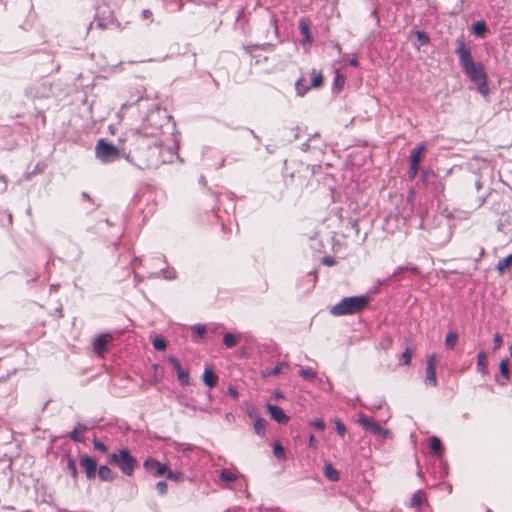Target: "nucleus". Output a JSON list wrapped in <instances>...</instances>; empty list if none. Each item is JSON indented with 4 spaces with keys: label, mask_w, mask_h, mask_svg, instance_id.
I'll list each match as a JSON object with an SVG mask.
<instances>
[{
    "label": "nucleus",
    "mask_w": 512,
    "mask_h": 512,
    "mask_svg": "<svg viewBox=\"0 0 512 512\" xmlns=\"http://www.w3.org/2000/svg\"><path fill=\"white\" fill-rule=\"evenodd\" d=\"M171 116L158 104H153L148 110L138 132L146 137H155L162 132L164 126L168 125Z\"/></svg>",
    "instance_id": "obj_1"
},
{
    "label": "nucleus",
    "mask_w": 512,
    "mask_h": 512,
    "mask_svg": "<svg viewBox=\"0 0 512 512\" xmlns=\"http://www.w3.org/2000/svg\"><path fill=\"white\" fill-rule=\"evenodd\" d=\"M369 304L366 295L345 297L330 309L334 316L352 315L363 311Z\"/></svg>",
    "instance_id": "obj_2"
},
{
    "label": "nucleus",
    "mask_w": 512,
    "mask_h": 512,
    "mask_svg": "<svg viewBox=\"0 0 512 512\" xmlns=\"http://www.w3.org/2000/svg\"><path fill=\"white\" fill-rule=\"evenodd\" d=\"M108 463L118 467L128 477L134 474L135 468L138 465L136 458L130 453L128 448H122L110 454Z\"/></svg>",
    "instance_id": "obj_3"
},
{
    "label": "nucleus",
    "mask_w": 512,
    "mask_h": 512,
    "mask_svg": "<svg viewBox=\"0 0 512 512\" xmlns=\"http://www.w3.org/2000/svg\"><path fill=\"white\" fill-rule=\"evenodd\" d=\"M469 79L477 85L479 93L487 96L489 93L487 73L482 63L476 62L463 69Z\"/></svg>",
    "instance_id": "obj_4"
},
{
    "label": "nucleus",
    "mask_w": 512,
    "mask_h": 512,
    "mask_svg": "<svg viewBox=\"0 0 512 512\" xmlns=\"http://www.w3.org/2000/svg\"><path fill=\"white\" fill-rule=\"evenodd\" d=\"M95 154L102 163H111L120 158V150L113 144L104 139L97 141Z\"/></svg>",
    "instance_id": "obj_5"
},
{
    "label": "nucleus",
    "mask_w": 512,
    "mask_h": 512,
    "mask_svg": "<svg viewBox=\"0 0 512 512\" xmlns=\"http://www.w3.org/2000/svg\"><path fill=\"white\" fill-rule=\"evenodd\" d=\"M358 423L369 433L383 439H386L391 435L388 429L383 428L378 422L374 421L363 413L358 415Z\"/></svg>",
    "instance_id": "obj_6"
},
{
    "label": "nucleus",
    "mask_w": 512,
    "mask_h": 512,
    "mask_svg": "<svg viewBox=\"0 0 512 512\" xmlns=\"http://www.w3.org/2000/svg\"><path fill=\"white\" fill-rule=\"evenodd\" d=\"M426 150V147L423 143L415 146L409 156L410 166L407 172L408 178L410 180L415 179L419 172V166L421 162V154Z\"/></svg>",
    "instance_id": "obj_7"
},
{
    "label": "nucleus",
    "mask_w": 512,
    "mask_h": 512,
    "mask_svg": "<svg viewBox=\"0 0 512 512\" xmlns=\"http://www.w3.org/2000/svg\"><path fill=\"white\" fill-rule=\"evenodd\" d=\"M455 53L458 56L459 64L462 69L475 63L472 58L471 48L465 43L463 39L457 40Z\"/></svg>",
    "instance_id": "obj_8"
},
{
    "label": "nucleus",
    "mask_w": 512,
    "mask_h": 512,
    "mask_svg": "<svg viewBox=\"0 0 512 512\" xmlns=\"http://www.w3.org/2000/svg\"><path fill=\"white\" fill-rule=\"evenodd\" d=\"M144 469L152 474L154 477H160L167 472L166 464L160 463L158 460L148 457L143 463Z\"/></svg>",
    "instance_id": "obj_9"
},
{
    "label": "nucleus",
    "mask_w": 512,
    "mask_h": 512,
    "mask_svg": "<svg viewBox=\"0 0 512 512\" xmlns=\"http://www.w3.org/2000/svg\"><path fill=\"white\" fill-rule=\"evenodd\" d=\"M80 466L85 470L88 479H94L96 476L97 462L94 458L88 455H82L79 460Z\"/></svg>",
    "instance_id": "obj_10"
},
{
    "label": "nucleus",
    "mask_w": 512,
    "mask_h": 512,
    "mask_svg": "<svg viewBox=\"0 0 512 512\" xmlns=\"http://www.w3.org/2000/svg\"><path fill=\"white\" fill-rule=\"evenodd\" d=\"M108 335H99L97 336L93 343V351L98 356H103L106 352H108Z\"/></svg>",
    "instance_id": "obj_11"
},
{
    "label": "nucleus",
    "mask_w": 512,
    "mask_h": 512,
    "mask_svg": "<svg viewBox=\"0 0 512 512\" xmlns=\"http://www.w3.org/2000/svg\"><path fill=\"white\" fill-rule=\"evenodd\" d=\"M267 409L271 417L280 424H286L289 421V417L284 411L277 405L267 404Z\"/></svg>",
    "instance_id": "obj_12"
},
{
    "label": "nucleus",
    "mask_w": 512,
    "mask_h": 512,
    "mask_svg": "<svg viewBox=\"0 0 512 512\" xmlns=\"http://www.w3.org/2000/svg\"><path fill=\"white\" fill-rule=\"evenodd\" d=\"M288 368H289V365L286 362H279L272 369L267 368V369L262 370V376L264 378H267V377L276 376L281 373H286Z\"/></svg>",
    "instance_id": "obj_13"
},
{
    "label": "nucleus",
    "mask_w": 512,
    "mask_h": 512,
    "mask_svg": "<svg viewBox=\"0 0 512 512\" xmlns=\"http://www.w3.org/2000/svg\"><path fill=\"white\" fill-rule=\"evenodd\" d=\"M98 476L102 481L112 482L117 478V473L110 469L107 465H101L98 468Z\"/></svg>",
    "instance_id": "obj_14"
},
{
    "label": "nucleus",
    "mask_w": 512,
    "mask_h": 512,
    "mask_svg": "<svg viewBox=\"0 0 512 512\" xmlns=\"http://www.w3.org/2000/svg\"><path fill=\"white\" fill-rule=\"evenodd\" d=\"M202 380L209 388H213L218 383V376L210 367H206L202 375Z\"/></svg>",
    "instance_id": "obj_15"
},
{
    "label": "nucleus",
    "mask_w": 512,
    "mask_h": 512,
    "mask_svg": "<svg viewBox=\"0 0 512 512\" xmlns=\"http://www.w3.org/2000/svg\"><path fill=\"white\" fill-rule=\"evenodd\" d=\"M160 157L162 163H172L175 158H178L177 150L175 147L160 149Z\"/></svg>",
    "instance_id": "obj_16"
},
{
    "label": "nucleus",
    "mask_w": 512,
    "mask_h": 512,
    "mask_svg": "<svg viewBox=\"0 0 512 512\" xmlns=\"http://www.w3.org/2000/svg\"><path fill=\"white\" fill-rule=\"evenodd\" d=\"M151 278H158L162 277L166 280H174L177 277L176 271L174 268L166 267L163 269H160L158 272L151 273L149 275Z\"/></svg>",
    "instance_id": "obj_17"
},
{
    "label": "nucleus",
    "mask_w": 512,
    "mask_h": 512,
    "mask_svg": "<svg viewBox=\"0 0 512 512\" xmlns=\"http://www.w3.org/2000/svg\"><path fill=\"white\" fill-rule=\"evenodd\" d=\"M424 383L431 387L437 386L436 367L426 366Z\"/></svg>",
    "instance_id": "obj_18"
},
{
    "label": "nucleus",
    "mask_w": 512,
    "mask_h": 512,
    "mask_svg": "<svg viewBox=\"0 0 512 512\" xmlns=\"http://www.w3.org/2000/svg\"><path fill=\"white\" fill-rule=\"evenodd\" d=\"M477 371L484 375L488 373L487 354L483 350L477 354Z\"/></svg>",
    "instance_id": "obj_19"
},
{
    "label": "nucleus",
    "mask_w": 512,
    "mask_h": 512,
    "mask_svg": "<svg viewBox=\"0 0 512 512\" xmlns=\"http://www.w3.org/2000/svg\"><path fill=\"white\" fill-rule=\"evenodd\" d=\"M266 425H267V421L263 417H261V416L255 417L253 428H254L255 433L258 436L264 437L266 435Z\"/></svg>",
    "instance_id": "obj_20"
},
{
    "label": "nucleus",
    "mask_w": 512,
    "mask_h": 512,
    "mask_svg": "<svg viewBox=\"0 0 512 512\" xmlns=\"http://www.w3.org/2000/svg\"><path fill=\"white\" fill-rule=\"evenodd\" d=\"M85 430H86L85 425H83L81 423H77L74 426V429L69 433L70 439H72L75 442H79V443L84 442V437L82 436V432Z\"/></svg>",
    "instance_id": "obj_21"
},
{
    "label": "nucleus",
    "mask_w": 512,
    "mask_h": 512,
    "mask_svg": "<svg viewBox=\"0 0 512 512\" xmlns=\"http://www.w3.org/2000/svg\"><path fill=\"white\" fill-rule=\"evenodd\" d=\"M63 459L66 460V470L69 472V474L74 480H77L78 470L75 460L71 455H65Z\"/></svg>",
    "instance_id": "obj_22"
},
{
    "label": "nucleus",
    "mask_w": 512,
    "mask_h": 512,
    "mask_svg": "<svg viewBox=\"0 0 512 512\" xmlns=\"http://www.w3.org/2000/svg\"><path fill=\"white\" fill-rule=\"evenodd\" d=\"M420 180L426 184L429 185L432 180L433 183L437 180V174L430 168H424L421 171Z\"/></svg>",
    "instance_id": "obj_23"
},
{
    "label": "nucleus",
    "mask_w": 512,
    "mask_h": 512,
    "mask_svg": "<svg viewBox=\"0 0 512 512\" xmlns=\"http://www.w3.org/2000/svg\"><path fill=\"white\" fill-rule=\"evenodd\" d=\"M404 271H411L413 273H417L418 267L417 266H399L396 268V270L393 272V274L391 276H389L386 280H383V282H380V284H384L386 282L391 281L398 275L402 274Z\"/></svg>",
    "instance_id": "obj_24"
},
{
    "label": "nucleus",
    "mask_w": 512,
    "mask_h": 512,
    "mask_svg": "<svg viewBox=\"0 0 512 512\" xmlns=\"http://www.w3.org/2000/svg\"><path fill=\"white\" fill-rule=\"evenodd\" d=\"M429 447L432 454L440 456L443 451L442 443L436 436H432L429 441Z\"/></svg>",
    "instance_id": "obj_25"
},
{
    "label": "nucleus",
    "mask_w": 512,
    "mask_h": 512,
    "mask_svg": "<svg viewBox=\"0 0 512 512\" xmlns=\"http://www.w3.org/2000/svg\"><path fill=\"white\" fill-rule=\"evenodd\" d=\"M324 475L330 481L336 482L339 480L338 471L332 466V464H325L323 469Z\"/></svg>",
    "instance_id": "obj_26"
},
{
    "label": "nucleus",
    "mask_w": 512,
    "mask_h": 512,
    "mask_svg": "<svg viewBox=\"0 0 512 512\" xmlns=\"http://www.w3.org/2000/svg\"><path fill=\"white\" fill-rule=\"evenodd\" d=\"M299 29L304 41L311 43L312 37L310 35V28L308 22L305 21L304 19H301L299 22Z\"/></svg>",
    "instance_id": "obj_27"
},
{
    "label": "nucleus",
    "mask_w": 512,
    "mask_h": 512,
    "mask_svg": "<svg viewBox=\"0 0 512 512\" xmlns=\"http://www.w3.org/2000/svg\"><path fill=\"white\" fill-rule=\"evenodd\" d=\"M237 478V473H234L227 469H222L219 473V479L227 483H233L237 480Z\"/></svg>",
    "instance_id": "obj_28"
},
{
    "label": "nucleus",
    "mask_w": 512,
    "mask_h": 512,
    "mask_svg": "<svg viewBox=\"0 0 512 512\" xmlns=\"http://www.w3.org/2000/svg\"><path fill=\"white\" fill-rule=\"evenodd\" d=\"M458 340V335L454 331H450L445 338V346L447 349L453 350Z\"/></svg>",
    "instance_id": "obj_29"
},
{
    "label": "nucleus",
    "mask_w": 512,
    "mask_h": 512,
    "mask_svg": "<svg viewBox=\"0 0 512 512\" xmlns=\"http://www.w3.org/2000/svg\"><path fill=\"white\" fill-rule=\"evenodd\" d=\"M472 31L477 36H484L487 31L486 23L482 20L475 22L472 26Z\"/></svg>",
    "instance_id": "obj_30"
},
{
    "label": "nucleus",
    "mask_w": 512,
    "mask_h": 512,
    "mask_svg": "<svg viewBox=\"0 0 512 512\" xmlns=\"http://www.w3.org/2000/svg\"><path fill=\"white\" fill-rule=\"evenodd\" d=\"M299 376L305 380L312 381L317 377L316 371L311 368H302L298 371Z\"/></svg>",
    "instance_id": "obj_31"
},
{
    "label": "nucleus",
    "mask_w": 512,
    "mask_h": 512,
    "mask_svg": "<svg viewBox=\"0 0 512 512\" xmlns=\"http://www.w3.org/2000/svg\"><path fill=\"white\" fill-rule=\"evenodd\" d=\"M499 369H500V373L502 375V377L508 381L510 379V371H509V359H503L501 362H500V365H499Z\"/></svg>",
    "instance_id": "obj_32"
},
{
    "label": "nucleus",
    "mask_w": 512,
    "mask_h": 512,
    "mask_svg": "<svg viewBox=\"0 0 512 512\" xmlns=\"http://www.w3.org/2000/svg\"><path fill=\"white\" fill-rule=\"evenodd\" d=\"M273 454L279 460H286V453L284 447L280 442H276L273 446Z\"/></svg>",
    "instance_id": "obj_33"
},
{
    "label": "nucleus",
    "mask_w": 512,
    "mask_h": 512,
    "mask_svg": "<svg viewBox=\"0 0 512 512\" xmlns=\"http://www.w3.org/2000/svg\"><path fill=\"white\" fill-rule=\"evenodd\" d=\"M223 343L227 348H233L237 345L238 339L231 333H226L223 336Z\"/></svg>",
    "instance_id": "obj_34"
},
{
    "label": "nucleus",
    "mask_w": 512,
    "mask_h": 512,
    "mask_svg": "<svg viewBox=\"0 0 512 512\" xmlns=\"http://www.w3.org/2000/svg\"><path fill=\"white\" fill-rule=\"evenodd\" d=\"M412 350L407 347L405 351L400 356V363L405 366H410L412 360Z\"/></svg>",
    "instance_id": "obj_35"
},
{
    "label": "nucleus",
    "mask_w": 512,
    "mask_h": 512,
    "mask_svg": "<svg viewBox=\"0 0 512 512\" xmlns=\"http://www.w3.org/2000/svg\"><path fill=\"white\" fill-rule=\"evenodd\" d=\"M428 186L431 187L432 191L435 194H441V193H443V191L445 189V185H444L443 181L438 176H437L436 182L433 183V181H432Z\"/></svg>",
    "instance_id": "obj_36"
},
{
    "label": "nucleus",
    "mask_w": 512,
    "mask_h": 512,
    "mask_svg": "<svg viewBox=\"0 0 512 512\" xmlns=\"http://www.w3.org/2000/svg\"><path fill=\"white\" fill-rule=\"evenodd\" d=\"M143 100H144L143 94L141 93V91H138L137 92V96L136 97L131 96L130 99L127 102L122 104L121 109L123 110L124 108L132 106L134 104H137V103H139V102H141Z\"/></svg>",
    "instance_id": "obj_37"
},
{
    "label": "nucleus",
    "mask_w": 512,
    "mask_h": 512,
    "mask_svg": "<svg viewBox=\"0 0 512 512\" xmlns=\"http://www.w3.org/2000/svg\"><path fill=\"white\" fill-rule=\"evenodd\" d=\"M511 265H512V254L501 259L497 264V269L500 272H503L505 269L509 268Z\"/></svg>",
    "instance_id": "obj_38"
},
{
    "label": "nucleus",
    "mask_w": 512,
    "mask_h": 512,
    "mask_svg": "<svg viewBox=\"0 0 512 512\" xmlns=\"http://www.w3.org/2000/svg\"><path fill=\"white\" fill-rule=\"evenodd\" d=\"M344 84H345V76L337 73L333 80V88L337 91H340L341 89H343Z\"/></svg>",
    "instance_id": "obj_39"
},
{
    "label": "nucleus",
    "mask_w": 512,
    "mask_h": 512,
    "mask_svg": "<svg viewBox=\"0 0 512 512\" xmlns=\"http://www.w3.org/2000/svg\"><path fill=\"white\" fill-rule=\"evenodd\" d=\"M177 378L182 386L189 385L190 377L188 370L183 369L182 371H179V373H177Z\"/></svg>",
    "instance_id": "obj_40"
},
{
    "label": "nucleus",
    "mask_w": 512,
    "mask_h": 512,
    "mask_svg": "<svg viewBox=\"0 0 512 512\" xmlns=\"http://www.w3.org/2000/svg\"><path fill=\"white\" fill-rule=\"evenodd\" d=\"M165 474L167 475L168 479L175 482L182 481L184 479L183 473L178 471H172L167 469V472Z\"/></svg>",
    "instance_id": "obj_41"
},
{
    "label": "nucleus",
    "mask_w": 512,
    "mask_h": 512,
    "mask_svg": "<svg viewBox=\"0 0 512 512\" xmlns=\"http://www.w3.org/2000/svg\"><path fill=\"white\" fill-rule=\"evenodd\" d=\"M410 502H411L410 504L412 507H419L422 504L421 492L420 491L415 492L412 495Z\"/></svg>",
    "instance_id": "obj_42"
},
{
    "label": "nucleus",
    "mask_w": 512,
    "mask_h": 512,
    "mask_svg": "<svg viewBox=\"0 0 512 512\" xmlns=\"http://www.w3.org/2000/svg\"><path fill=\"white\" fill-rule=\"evenodd\" d=\"M92 443H93V447L95 450L102 452V453L107 452V450H108L107 446L103 442L98 440L97 438H94Z\"/></svg>",
    "instance_id": "obj_43"
},
{
    "label": "nucleus",
    "mask_w": 512,
    "mask_h": 512,
    "mask_svg": "<svg viewBox=\"0 0 512 512\" xmlns=\"http://www.w3.org/2000/svg\"><path fill=\"white\" fill-rule=\"evenodd\" d=\"M417 40L421 45H427L430 42L428 35L423 31H417Z\"/></svg>",
    "instance_id": "obj_44"
},
{
    "label": "nucleus",
    "mask_w": 512,
    "mask_h": 512,
    "mask_svg": "<svg viewBox=\"0 0 512 512\" xmlns=\"http://www.w3.org/2000/svg\"><path fill=\"white\" fill-rule=\"evenodd\" d=\"M153 347L155 350L157 351H163L165 350L166 348V342L164 339L162 338H156L154 341H153Z\"/></svg>",
    "instance_id": "obj_45"
},
{
    "label": "nucleus",
    "mask_w": 512,
    "mask_h": 512,
    "mask_svg": "<svg viewBox=\"0 0 512 512\" xmlns=\"http://www.w3.org/2000/svg\"><path fill=\"white\" fill-rule=\"evenodd\" d=\"M310 425L315 427L319 431H323L326 427L325 422L319 418H315L312 421H310Z\"/></svg>",
    "instance_id": "obj_46"
},
{
    "label": "nucleus",
    "mask_w": 512,
    "mask_h": 512,
    "mask_svg": "<svg viewBox=\"0 0 512 512\" xmlns=\"http://www.w3.org/2000/svg\"><path fill=\"white\" fill-rule=\"evenodd\" d=\"M168 362L172 365V367L174 368L176 373H179V371L183 370L181 363L179 362V360L177 358L170 356L168 358Z\"/></svg>",
    "instance_id": "obj_47"
},
{
    "label": "nucleus",
    "mask_w": 512,
    "mask_h": 512,
    "mask_svg": "<svg viewBox=\"0 0 512 512\" xmlns=\"http://www.w3.org/2000/svg\"><path fill=\"white\" fill-rule=\"evenodd\" d=\"M322 81H323V77H322L321 73L314 74L311 79L310 86L311 87H319V86H321Z\"/></svg>",
    "instance_id": "obj_48"
},
{
    "label": "nucleus",
    "mask_w": 512,
    "mask_h": 512,
    "mask_svg": "<svg viewBox=\"0 0 512 512\" xmlns=\"http://www.w3.org/2000/svg\"><path fill=\"white\" fill-rule=\"evenodd\" d=\"M156 490L160 495H165L168 491V485L165 481H159L156 484Z\"/></svg>",
    "instance_id": "obj_49"
},
{
    "label": "nucleus",
    "mask_w": 512,
    "mask_h": 512,
    "mask_svg": "<svg viewBox=\"0 0 512 512\" xmlns=\"http://www.w3.org/2000/svg\"><path fill=\"white\" fill-rule=\"evenodd\" d=\"M335 429H336V432L340 435V436H344L345 433H346V427L344 425V423L341 421V420H336L335 421Z\"/></svg>",
    "instance_id": "obj_50"
},
{
    "label": "nucleus",
    "mask_w": 512,
    "mask_h": 512,
    "mask_svg": "<svg viewBox=\"0 0 512 512\" xmlns=\"http://www.w3.org/2000/svg\"><path fill=\"white\" fill-rule=\"evenodd\" d=\"M152 17H153V14L151 12V10L149 9H144L142 12H141V18L142 20H146V21H152Z\"/></svg>",
    "instance_id": "obj_51"
},
{
    "label": "nucleus",
    "mask_w": 512,
    "mask_h": 512,
    "mask_svg": "<svg viewBox=\"0 0 512 512\" xmlns=\"http://www.w3.org/2000/svg\"><path fill=\"white\" fill-rule=\"evenodd\" d=\"M196 334L198 337L203 338L206 333V326L205 325H197L194 327Z\"/></svg>",
    "instance_id": "obj_52"
},
{
    "label": "nucleus",
    "mask_w": 512,
    "mask_h": 512,
    "mask_svg": "<svg viewBox=\"0 0 512 512\" xmlns=\"http://www.w3.org/2000/svg\"><path fill=\"white\" fill-rule=\"evenodd\" d=\"M307 89H308L307 87L302 85L301 80H298L296 82V90H297L299 95H301V96L304 95L305 92L307 91Z\"/></svg>",
    "instance_id": "obj_53"
},
{
    "label": "nucleus",
    "mask_w": 512,
    "mask_h": 512,
    "mask_svg": "<svg viewBox=\"0 0 512 512\" xmlns=\"http://www.w3.org/2000/svg\"><path fill=\"white\" fill-rule=\"evenodd\" d=\"M437 358L435 354H431L427 356L426 366L436 367Z\"/></svg>",
    "instance_id": "obj_54"
},
{
    "label": "nucleus",
    "mask_w": 512,
    "mask_h": 512,
    "mask_svg": "<svg viewBox=\"0 0 512 512\" xmlns=\"http://www.w3.org/2000/svg\"><path fill=\"white\" fill-rule=\"evenodd\" d=\"M322 263L326 266H333L336 264V261L333 257L325 256L322 258Z\"/></svg>",
    "instance_id": "obj_55"
},
{
    "label": "nucleus",
    "mask_w": 512,
    "mask_h": 512,
    "mask_svg": "<svg viewBox=\"0 0 512 512\" xmlns=\"http://www.w3.org/2000/svg\"><path fill=\"white\" fill-rule=\"evenodd\" d=\"M502 344V337L499 333H496L494 335V350H497L498 348H500Z\"/></svg>",
    "instance_id": "obj_56"
},
{
    "label": "nucleus",
    "mask_w": 512,
    "mask_h": 512,
    "mask_svg": "<svg viewBox=\"0 0 512 512\" xmlns=\"http://www.w3.org/2000/svg\"><path fill=\"white\" fill-rule=\"evenodd\" d=\"M228 394L233 397L234 399L238 397V391L236 390V388L232 387V386H229L228 387Z\"/></svg>",
    "instance_id": "obj_57"
},
{
    "label": "nucleus",
    "mask_w": 512,
    "mask_h": 512,
    "mask_svg": "<svg viewBox=\"0 0 512 512\" xmlns=\"http://www.w3.org/2000/svg\"><path fill=\"white\" fill-rule=\"evenodd\" d=\"M307 277L310 278V281H311V287H314L316 281H317V276L315 274V272H309Z\"/></svg>",
    "instance_id": "obj_58"
},
{
    "label": "nucleus",
    "mask_w": 512,
    "mask_h": 512,
    "mask_svg": "<svg viewBox=\"0 0 512 512\" xmlns=\"http://www.w3.org/2000/svg\"><path fill=\"white\" fill-rule=\"evenodd\" d=\"M6 181L3 176L0 175V192L4 191L6 189Z\"/></svg>",
    "instance_id": "obj_59"
},
{
    "label": "nucleus",
    "mask_w": 512,
    "mask_h": 512,
    "mask_svg": "<svg viewBox=\"0 0 512 512\" xmlns=\"http://www.w3.org/2000/svg\"><path fill=\"white\" fill-rule=\"evenodd\" d=\"M44 91L40 94L42 97H48L50 92V87H47L45 84L42 85Z\"/></svg>",
    "instance_id": "obj_60"
},
{
    "label": "nucleus",
    "mask_w": 512,
    "mask_h": 512,
    "mask_svg": "<svg viewBox=\"0 0 512 512\" xmlns=\"http://www.w3.org/2000/svg\"><path fill=\"white\" fill-rule=\"evenodd\" d=\"M308 442H309L308 444H309L310 447L316 448V445H315L316 441H315V437L313 435L309 436V441Z\"/></svg>",
    "instance_id": "obj_61"
},
{
    "label": "nucleus",
    "mask_w": 512,
    "mask_h": 512,
    "mask_svg": "<svg viewBox=\"0 0 512 512\" xmlns=\"http://www.w3.org/2000/svg\"><path fill=\"white\" fill-rule=\"evenodd\" d=\"M349 65L353 66V67H357L358 66V60L356 58H352L350 61H349Z\"/></svg>",
    "instance_id": "obj_62"
},
{
    "label": "nucleus",
    "mask_w": 512,
    "mask_h": 512,
    "mask_svg": "<svg viewBox=\"0 0 512 512\" xmlns=\"http://www.w3.org/2000/svg\"><path fill=\"white\" fill-rule=\"evenodd\" d=\"M97 26L100 28V29H105L107 27V24L104 23L103 21H98L97 22Z\"/></svg>",
    "instance_id": "obj_63"
},
{
    "label": "nucleus",
    "mask_w": 512,
    "mask_h": 512,
    "mask_svg": "<svg viewBox=\"0 0 512 512\" xmlns=\"http://www.w3.org/2000/svg\"><path fill=\"white\" fill-rule=\"evenodd\" d=\"M301 149H302L303 151H307V150L309 149V144H308V142L303 143V144H302V146H301Z\"/></svg>",
    "instance_id": "obj_64"
}]
</instances>
